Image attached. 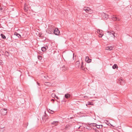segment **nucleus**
<instances>
[{
  "label": "nucleus",
  "mask_w": 132,
  "mask_h": 132,
  "mask_svg": "<svg viewBox=\"0 0 132 132\" xmlns=\"http://www.w3.org/2000/svg\"><path fill=\"white\" fill-rule=\"evenodd\" d=\"M80 62L79 61H77L76 62L75 65L76 68H79L80 66Z\"/></svg>",
  "instance_id": "9"
},
{
  "label": "nucleus",
  "mask_w": 132,
  "mask_h": 132,
  "mask_svg": "<svg viewBox=\"0 0 132 132\" xmlns=\"http://www.w3.org/2000/svg\"><path fill=\"white\" fill-rule=\"evenodd\" d=\"M89 57L88 56H87L85 59V60L86 61H87L88 62V61L89 60Z\"/></svg>",
  "instance_id": "22"
},
{
  "label": "nucleus",
  "mask_w": 132,
  "mask_h": 132,
  "mask_svg": "<svg viewBox=\"0 0 132 132\" xmlns=\"http://www.w3.org/2000/svg\"><path fill=\"white\" fill-rule=\"evenodd\" d=\"M119 83L120 84V85H123L124 84V83H123V82L122 81H119Z\"/></svg>",
  "instance_id": "23"
},
{
  "label": "nucleus",
  "mask_w": 132,
  "mask_h": 132,
  "mask_svg": "<svg viewBox=\"0 0 132 132\" xmlns=\"http://www.w3.org/2000/svg\"><path fill=\"white\" fill-rule=\"evenodd\" d=\"M73 59L74 60H75V59H74V54L73 53Z\"/></svg>",
  "instance_id": "32"
},
{
  "label": "nucleus",
  "mask_w": 132,
  "mask_h": 132,
  "mask_svg": "<svg viewBox=\"0 0 132 132\" xmlns=\"http://www.w3.org/2000/svg\"><path fill=\"white\" fill-rule=\"evenodd\" d=\"M44 77L45 78H46L47 76H44ZM47 77H48V76H47Z\"/></svg>",
  "instance_id": "42"
},
{
  "label": "nucleus",
  "mask_w": 132,
  "mask_h": 132,
  "mask_svg": "<svg viewBox=\"0 0 132 132\" xmlns=\"http://www.w3.org/2000/svg\"><path fill=\"white\" fill-rule=\"evenodd\" d=\"M53 33L56 35H58L60 33V32L57 28H55L54 30Z\"/></svg>",
  "instance_id": "4"
},
{
  "label": "nucleus",
  "mask_w": 132,
  "mask_h": 132,
  "mask_svg": "<svg viewBox=\"0 0 132 132\" xmlns=\"http://www.w3.org/2000/svg\"><path fill=\"white\" fill-rule=\"evenodd\" d=\"M48 48V47L47 46H46V47H43L42 48V51L44 52Z\"/></svg>",
  "instance_id": "12"
},
{
  "label": "nucleus",
  "mask_w": 132,
  "mask_h": 132,
  "mask_svg": "<svg viewBox=\"0 0 132 132\" xmlns=\"http://www.w3.org/2000/svg\"><path fill=\"white\" fill-rule=\"evenodd\" d=\"M67 128H68V127L67 126H66L65 127V129H67Z\"/></svg>",
  "instance_id": "39"
},
{
  "label": "nucleus",
  "mask_w": 132,
  "mask_h": 132,
  "mask_svg": "<svg viewBox=\"0 0 132 132\" xmlns=\"http://www.w3.org/2000/svg\"><path fill=\"white\" fill-rule=\"evenodd\" d=\"M122 81L123 82V83H124V81L123 80V79H122V78H120L119 79V81Z\"/></svg>",
  "instance_id": "28"
},
{
  "label": "nucleus",
  "mask_w": 132,
  "mask_h": 132,
  "mask_svg": "<svg viewBox=\"0 0 132 132\" xmlns=\"http://www.w3.org/2000/svg\"><path fill=\"white\" fill-rule=\"evenodd\" d=\"M27 5H26V3L24 4V9L25 11H27L28 9V8L27 6Z\"/></svg>",
  "instance_id": "14"
},
{
  "label": "nucleus",
  "mask_w": 132,
  "mask_h": 132,
  "mask_svg": "<svg viewBox=\"0 0 132 132\" xmlns=\"http://www.w3.org/2000/svg\"><path fill=\"white\" fill-rule=\"evenodd\" d=\"M44 84L47 86H51V84L49 82H45L44 83Z\"/></svg>",
  "instance_id": "13"
},
{
  "label": "nucleus",
  "mask_w": 132,
  "mask_h": 132,
  "mask_svg": "<svg viewBox=\"0 0 132 132\" xmlns=\"http://www.w3.org/2000/svg\"><path fill=\"white\" fill-rule=\"evenodd\" d=\"M38 58L39 60H41L42 59V57L40 56H38Z\"/></svg>",
  "instance_id": "27"
},
{
  "label": "nucleus",
  "mask_w": 132,
  "mask_h": 132,
  "mask_svg": "<svg viewBox=\"0 0 132 132\" xmlns=\"http://www.w3.org/2000/svg\"><path fill=\"white\" fill-rule=\"evenodd\" d=\"M83 63L82 62V63H81V67L80 68H82V65H83Z\"/></svg>",
  "instance_id": "33"
},
{
  "label": "nucleus",
  "mask_w": 132,
  "mask_h": 132,
  "mask_svg": "<svg viewBox=\"0 0 132 132\" xmlns=\"http://www.w3.org/2000/svg\"><path fill=\"white\" fill-rule=\"evenodd\" d=\"M86 128L88 129V130H91L92 128H91L89 126H88Z\"/></svg>",
  "instance_id": "24"
},
{
  "label": "nucleus",
  "mask_w": 132,
  "mask_h": 132,
  "mask_svg": "<svg viewBox=\"0 0 132 132\" xmlns=\"http://www.w3.org/2000/svg\"><path fill=\"white\" fill-rule=\"evenodd\" d=\"M105 123L108 125L110 126V125H111L110 123L107 120H105Z\"/></svg>",
  "instance_id": "18"
},
{
  "label": "nucleus",
  "mask_w": 132,
  "mask_h": 132,
  "mask_svg": "<svg viewBox=\"0 0 132 132\" xmlns=\"http://www.w3.org/2000/svg\"><path fill=\"white\" fill-rule=\"evenodd\" d=\"M37 84H38V85H39V84H40L39 83H38V82H37Z\"/></svg>",
  "instance_id": "40"
},
{
  "label": "nucleus",
  "mask_w": 132,
  "mask_h": 132,
  "mask_svg": "<svg viewBox=\"0 0 132 132\" xmlns=\"http://www.w3.org/2000/svg\"><path fill=\"white\" fill-rule=\"evenodd\" d=\"M80 126L79 127H78V128H80Z\"/></svg>",
  "instance_id": "46"
},
{
  "label": "nucleus",
  "mask_w": 132,
  "mask_h": 132,
  "mask_svg": "<svg viewBox=\"0 0 132 132\" xmlns=\"http://www.w3.org/2000/svg\"><path fill=\"white\" fill-rule=\"evenodd\" d=\"M92 61V60L90 59H89V60L88 61V63H90V62Z\"/></svg>",
  "instance_id": "31"
},
{
  "label": "nucleus",
  "mask_w": 132,
  "mask_h": 132,
  "mask_svg": "<svg viewBox=\"0 0 132 132\" xmlns=\"http://www.w3.org/2000/svg\"><path fill=\"white\" fill-rule=\"evenodd\" d=\"M1 113L2 115L4 116L7 113L6 109H2L1 110Z\"/></svg>",
  "instance_id": "5"
},
{
  "label": "nucleus",
  "mask_w": 132,
  "mask_h": 132,
  "mask_svg": "<svg viewBox=\"0 0 132 132\" xmlns=\"http://www.w3.org/2000/svg\"><path fill=\"white\" fill-rule=\"evenodd\" d=\"M5 55L7 56H8L9 55V53L7 51H6L5 53Z\"/></svg>",
  "instance_id": "20"
},
{
  "label": "nucleus",
  "mask_w": 132,
  "mask_h": 132,
  "mask_svg": "<svg viewBox=\"0 0 132 132\" xmlns=\"http://www.w3.org/2000/svg\"><path fill=\"white\" fill-rule=\"evenodd\" d=\"M87 125H89L90 127H91L92 126H96L97 128L98 129L100 128V125H97L95 123H87Z\"/></svg>",
  "instance_id": "3"
},
{
  "label": "nucleus",
  "mask_w": 132,
  "mask_h": 132,
  "mask_svg": "<svg viewBox=\"0 0 132 132\" xmlns=\"http://www.w3.org/2000/svg\"><path fill=\"white\" fill-rule=\"evenodd\" d=\"M111 19L113 21H116L118 20V18L116 15H112L111 16Z\"/></svg>",
  "instance_id": "7"
},
{
  "label": "nucleus",
  "mask_w": 132,
  "mask_h": 132,
  "mask_svg": "<svg viewBox=\"0 0 132 132\" xmlns=\"http://www.w3.org/2000/svg\"><path fill=\"white\" fill-rule=\"evenodd\" d=\"M84 97L86 98H87L88 97L87 96H84Z\"/></svg>",
  "instance_id": "38"
},
{
  "label": "nucleus",
  "mask_w": 132,
  "mask_h": 132,
  "mask_svg": "<svg viewBox=\"0 0 132 132\" xmlns=\"http://www.w3.org/2000/svg\"><path fill=\"white\" fill-rule=\"evenodd\" d=\"M109 15L108 14L104 13V14H103V18L105 20L109 18Z\"/></svg>",
  "instance_id": "8"
},
{
  "label": "nucleus",
  "mask_w": 132,
  "mask_h": 132,
  "mask_svg": "<svg viewBox=\"0 0 132 132\" xmlns=\"http://www.w3.org/2000/svg\"><path fill=\"white\" fill-rule=\"evenodd\" d=\"M63 68H65V66H63Z\"/></svg>",
  "instance_id": "44"
},
{
  "label": "nucleus",
  "mask_w": 132,
  "mask_h": 132,
  "mask_svg": "<svg viewBox=\"0 0 132 132\" xmlns=\"http://www.w3.org/2000/svg\"><path fill=\"white\" fill-rule=\"evenodd\" d=\"M64 96L66 98L68 99L70 97L71 95L69 94H65Z\"/></svg>",
  "instance_id": "11"
},
{
  "label": "nucleus",
  "mask_w": 132,
  "mask_h": 132,
  "mask_svg": "<svg viewBox=\"0 0 132 132\" xmlns=\"http://www.w3.org/2000/svg\"><path fill=\"white\" fill-rule=\"evenodd\" d=\"M114 33L113 31L111 32H108V34L106 35V37L108 40L110 42L113 41L114 39L115 36L114 35Z\"/></svg>",
  "instance_id": "1"
},
{
  "label": "nucleus",
  "mask_w": 132,
  "mask_h": 132,
  "mask_svg": "<svg viewBox=\"0 0 132 132\" xmlns=\"http://www.w3.org/2000/svg\"><path fill=\"white\" fill-rule=\"evenodd\" d=\"M51 96L53 97H55L56 96V95L54 94H52Z\"/></svg>",
  "instance_id": "25"
},
{
  "label": "nucleus",
  "mask_w": 132,
  "mask_h": 132,
  "mask_svg": "<svg viewBox=\"0 0 132 132\" xmlns=\"http://www.w3.org/2000/svg\"><path fill=\"white\" fill-rule=\"evenodd\" d=\"M55 97L57 99H58L59 98H58V97H57V96H55Z\"/></svg>",
  "instance_id": "41"
},
{
  "label": "nucleus",
  "mask_w": 132,
  "mask_h": 132,
  "mask_svg": "<svg viewBox=\"0 0 132 132\" xmlns=\"http://www.w3.org/2000/svg\"><path fill=\"white\" fill-rule=\"evenodd\" d=\"M3 131H0V132H2Z\"/></svg>",
  "instance_id": "45"
},
{
  "label": "nucleus",
  "mask_w": 132,
  "mask_h": 132,
  "mask_svg": "<svg viewBox=\"0 0 132 132\" xmlns=\"http://www.w3.org/2000/svg\"><path fill=\"white\" fill-rule=\"evenodd\" d=\"M91 105V103H88V104H86V106H87V105Z\"/></svg>",
  "instance_id": "36"
},
{
  "label": "nucleus",
  "mask_w": 132,
  "mask_h": 132,
  "mask_svg": "<svg viewBox=\"0 0 132 132\" xmlns=\"http://www.w3.org/2000/svg\"><path fill=\"white\" fill-rule=\"evenodd\" d=\"M49 110H50L51 111H50V112H49H49L50 113H51V114H53L54 113V112L53 111H52V110H50V109H49Z\"/></svg>",
  "instance_id": "30"
},
{
  "label": "nucleus",
  "mask_w": 132,
  "mask_h": 132,
  "mask_svg": "<svg viewBox=\"0 0 132 132\" xmlns=\"http://www.w3.org/2000/svg\"><path fill=\"white\" fill-rule=\"evenodd\" d=\"M118 66L117 65V64H114L113 66H112V68L114 69L116 68H118Z\"/></svg>",
  "instance_id": "17"
},
{
  "label": "nucleus",
  "mask_w": 132,
  "mask_h": 132,
  "mask_svg": "<svg viewBox=\"0 0 132 132\" xmlns=\"http://www.w3.org/2000/svg\"><path fill=\"white\" fill-rule=\"evenodd\" d=\"M58 122L57 121H54L51 123V124L56 126L57 125Z\"/></svg>",
  "instance_id": "16"
},
{
  "label": "nucleus",
  "mask_w": 132,
  "mask_h": 132,
  "mask_svg": "<svg viewBox=\"0 0 132 132\" xmlns=\"http://www.w3.org/2000/svg\"><path fill=\"white\" fill-rule=\"evenodd\" d=\"M46 116V115H44V116L42 117V119L43 120H44L45 119Z\"/></svg>",
  "instance_id": "29"
},
{
  "label": "nucleus",
  "mask_w": 132,
  "mask_h": 132,
  "mask_svg": "<svg viewBox=\"0 0 132 132\" xmlns=\"http://www.w3.org/2000/svg\"><path fill=\"white\" fill-rule=\"evenodd\" d=\"M100 128H102V127H103V125H100Z\"/></svg>",
  "instance_id": "35"
},
{
  "label": "nucleus",
  "mask_w": 132,
  "mask_h": 132,
  "mask_svg": "<svg viewBox=\"0 0 132 132\" xmlns=\"http://www.w3.org/2000/svg\"><path fill=\"white\" fill-rule=\"evenodd\" d=\"M84 10H85L86 12L89 14H91L92 13V10L90 9L89 8H88L85 9H84Z\"/></svg>",
  "instance_id": "6"
},
{
  "label": "nucleus",
  "mask_w": 132,
  "mask_h": 132,
  "mask_svg": "<svg viewBox=\"0 0 132 132\" xmlns=\"http://www.w3.org/2000/svg\"><path fill=\"white\" fill-rule=\"evenodd\" d=\"M102 31L101 30H98L97 31V32L99 34H100V33L102 34Z\"/></svg>",
  "instance_id": "21"
},
{
  "label": "nucleus",
  "mask_w": 132,
  "mask_h": 132,
  "mask_svg": "<svg viewBox=\"0 0 132 132\" xmlns=\"http://www.w3.org/2000/svg\"><path fill=\"white\" fill-rule=\"evenodd\" d=\"M1 36L2 38L3 39H5L6 38L5 36L3 34H1Z\"/></svg>",
  "instance_id": "19"
},
{
  "label": "nucleus",
  "mask_w": 132,
  "mask_h": 132,
  "mask_svg": "<svg viewBox=\"0 0 132 132\" xmlns=\"http://www.w3.org/2000/svg\"><path fill=\"white\" fill-rule=\"evenodd\" d=\"M42 35V34H41V33H39V36L40 37H42V36H41Z\"/></svg>",
  "instance_id": "34"
},
{
  "label": "nucleus",
  "mask_w": 132,
  "mask_h": 132,
  "mask_svg": "<svg viewBox=\"0 0 132 132\" xmlns=\"http://www.w3.org/2000/svg\"><path fill=\"white\" fill-rule=\"evenodd\" d=\"M113 47L112 46H109L107 47L106 48V50L111 51L112 50Z\"/></svg>",
  "instance_id": "10"
},
{
  "label": "nucleus",
  "mask_w": 132,
  "mask_h": 132,
  "mask_svg": "<svg viewBox=\"0 0 132 132\" xmlns=\"http://www.w3.org/2000/svg\"><path fill=\"white\" fill-rule=\"evenodd\" d=\"M54 90H53V92H54Z\"/></svg>",
  "instance_id": "47"
},
{
  "label": "nucleus",
  "mask_w": 132,
  "mask_h": 132,
  "mask_svg": "<svg viewBox=\"0 0 132 132\" xmlns=\"http://www.w3.org/2000/svg\"><path fill=\"white\" fill-rule=\"evenodd\" d=\"M51 101H54V100L53 99H52L51 100Z\"/></svg>",
  "instance_id": "43"
},
{
  "label": "nucleus",
  "mask_w": 132,
  "mask_h": 132,
  "mask_svg": "<svg viewBox=\"0 0 132 132\" xmlns=\"http://www.w3.org/2000/svg\"><path fill=\"white\" fill-rule=\"evenodd\" d=\"M54 26L51 25H50L48 29L46 30V32L48 34H52L54 30Z\"/></svg>",
  "instance_id": "2"
},
{
  "label": "nucleus",
  "mask_w": 132,
  "mask_h": 132,
  "mask_svg": "<svg viewBox=\"0 0 132 132\" xmlns=\"http://www.w3.org/2000/svg\"><path fill=\"white\" fill-rule=\"evenodd\" d=\"M14 35L18 37L19 38H20L21 37V36L19 34L17 33L16 32H15Z\"/></svg>",
  "instance_id": "15"
},
{
  "label": "nucleus",
  "mask_w": 132,
  "mask_h": 132,
  "mask_svg": "<svg viewBox=\"0 0 132 132\" xmlns=\"http://www.w3.org/2000/svg\"><path fill=\"white\" fill-rule=\"evenodd\" d=\"M120 20H121L120 19L118 18V20H117L120 21Z\"/></svg>",
  "instance_id": "37"
},
{
  "label": "nucleus",
  "mask_w": 132,
  "mask_h": 132,
  "mask_svg": "<svg viewBox=\"0 0 132 132\" xmlns=\"http://www.w3.org/2000/svg\"><path fill=\"white\" fill-rule=\"evenodd\" d=\"M103 35V34L102 33V34L100 33V34H99V36L100 37H101Z\"/></svg>",
  "instance_id": "26"
}]
</instances>
